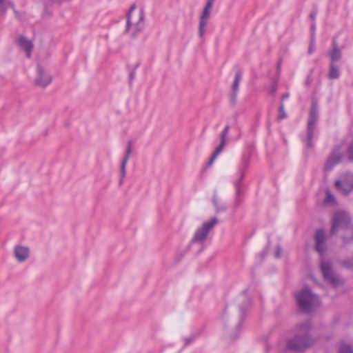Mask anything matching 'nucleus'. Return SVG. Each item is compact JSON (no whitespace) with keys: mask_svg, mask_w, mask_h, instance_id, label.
<instances>
[{"mask_svg":"<svg viewBox=\"0 0 353 353\" xmlns=\"http://www.w3.org/2000/svg\"><path fill=\"white\" fill-rule=\"evenodd\" d=\"M8 5L10 6V7L12 9H14V3L12 1H9L8 2Z\"/></svg>","mask_w":353,"mask_h":353,"instance_id":"obj_36","label":"nucleus"},{"mask_svg":"<svg viewBox=\"0 0 353 353\" xmlns=\"http://www.w3.org/2000/svg\"><path fill=\"white\" fill-rule=\"evenodd\" d=\"M329 56L330 57V63H334L341 60L342 57L341 50H340L337 41L335 39L332 41V49L329 52Z\"/></svg>","mask_w":353,"mask_h":353,"instance_id":"obj_17","label":"nucleus"},{"mask_svg":"<svg viewBox=\"0 0 353 353\" xmlns=\"http://www.w3.org/2000/svg\"><path fill=\"white\" fill-rule=\"evenodd\" d=\"M240 203H241V200L239 198H237L235 200L234 204L232 205V208H234V210L236 209L239 207V205H240Z\"/></svg>","mask_w":353,"mask_h":353,"instance_id":"obj_28","label":"nucleus"},{"mask_svg":"<svg viewBox=\"0 0 353 353\" xmlns=\"http://www.w3.org/2000/svg\"><path fill=\"white\" fill-rule=\"evenodd\" d=\"M310 328L309 322L301 324L294 337L288 341L287 347L294 351H303L312 345L313 340L308 335Z\"/></svg>","mask_w":353,"mask_h":353,"instance_id":"obj_2","label":"nucleus"},{"mask_svg":"<svg viewBox=\"0 0 353 353\" xmlns=\"http://www.w3.org/2000/svg\"><path fill=\"white\" fill-rule=\"evenodd\" d=\"M339 353H353V347L347 343H342L339 347Z\"/></svg>","mask_w":353,"mask_h":353,"instance_id":"obj_23","label":"nucleus"},{"mask_svg":"<svg viewBox=\"0 0 353 353\" xmlns=\"http://www.w3.org/2000/svg\"><path fill=\"white\" fill-rule=\"evenodd\" d=\"M6 12V6L4 3H0V14L4 16Z\"/></svg>","mask_w":353,"mask_h":353,"instance_id":"obj_27","label":"nucleus"},{"mask_svg":"<svg viewBox=\"0 0 353 353\" xmlns=\"http://www.w3.org/2000/svg\"><path fill=\"white\" fill-rule=\"evenodd\" d=\"M243 311L242 309H241L240 310V314H239V317L241 318L242 316H243Z\"/></svg>","mask_w":353,"mask_h":353,"instance_id":"obj_38","label":"nucleus"},{"mask_svg":"<svg viewBox=\"0 0 353 353\" xmlns=\"http://www.w3.org/2000/svg\"><path fill=\"white\" fill-rule=\"evenodd\" d=\"M209 19L199 17L198 35L202 39L207 32Z\"/></svg>","mask_w":353,"mask_h":353,"instance_id":"obj_19","label":"nucleus"},{"mask_svg":"<svg viewBox=\"0 0 353 353\" xmlns=\"http://www.w3.org/2000/svg\"><path fill=\"white\" fill-rule=\"evenodd\" d=\"M318 120V108L316 104H312L310 118L307 123V145L308 147H312V139L313 137L314 131L316 128V123Z\"/></svg>","mask_w":353,"mask_h":353,"instance_id":"obj_9","label":"nucleus"},{"mask_svg":"<svg viewBox=\"0 0 353 353\" xmlns=\"http://www.w3.org/2000/svg\"><path fill=\"white\" fill-rule=\"evenodd\" d=\"M315 30H316V26L314 23H313L311 26V31H312V37H313V38H314Z\"/></svg>","mask_w":353,"mask_h":353,"instance_id":"obj_30","label":"nucleus"},{"mask_svg":"<svg viewBox=\"0 0 353 353\" xmlns=\"http://www.w3.org/2000/svg\"><path fill=\"white\" fill-rule=\"evenodd\" d=\"M4 1H5V0H0V3H4Z\"/></svg>","mask_w":353,"mask_h":353,"instance_id":"obj_39","label":"nucleus"},{"mask_svg":"<svg viewBox=\"0 0 353 353\" xmlns=\"http://www.w3.org/2000/svg\"><path fill=\"white\" fill-rule=\"evenodd\" d=\"M296 300L300 310L311 312L320 304L319 297L310 289L305 288L296 294Z\"/></svg>","mask_w":353,"mask_h":353,"instance_id":"obj_3","label":"nucleus"},{"mask_svg":"<svg viewBox=\"0 0 353 353\" xmlns=\"http://www.w3.org/2000/svg\"><path fill=\"white\" fill-rule=\"evenodd\" d=\"M133 149V143L131 141H128L126 145V151L125 157L121 162V176L123 179L125 176V168L128 159H130Z\"/></svg>","mask_w":353,"mask_h":353,"instance_id":"obj_16","label":"nucleus"},{"mask_svg":"<svg viewBox=\"0 0 353 353\" xmlns=\"http://www.w3.org/2000/svg\"><path fill=\"white\" fill-rule=\"evenodd\" d=\"M339 230H344V242L348 243L353 240V225H351V219L350 214L344 210H339L334 214L330 233L334 234Z\"/></svg>","mask_w":353,"mask_h":353,"instance_id":"obj_1","label":"nucleus"},{"mask_svg":"<svg viewBox=\"0 0 353 353\" xmlns=\"http://www.w3.org/2000/svg\"><path fill=\"white\" fill-rule=\"evenodd\" d=\"M13 254L16 260L22 263L29 258L30 249L27 246L17 245L14 248Z\"/></svg>","mask_w":353,"mask_h":353,"instance_id":"obj_13","label":"nucleus"},{"mask_svg":"<svg viewBox=\"0 0 353 353\" xmlns=\"http://www.w3.org/2000/svg\"><path fill=\"white\" fill-rule=\"evenodd\" d=\"M52 81V77L47 69L41 64H38L36 70V76L34 80L35 86L45 88Z\"/></svg>","mask_w":353,"mask_h":353,"instance_id":"obj_7","label":"nucleus"},{"mask_svg":"<svg viewBox=\"0 0 353 353\" xmlns=\"http://www.w3.org/2000/svg\"><path fill=\"white\" fill-rule=\"evenodd\" d=\"M340 76L339 67L336 63H330V70L328 72V78L330 79H338Z\"/></svg>","mask_w":353,"mask_h":353,"instance_id":"obj_21","label":"nucleus"},{"mask_svg":"<svg viewBox=\"0 0 353 353\" xmlns=\"http://www.w3.org/2000/svg\"><path fill=\"white\" fill-rule=\"evenodd\" d=\"M144 14L142 10L136 11V5L132 4L127 14L125 32L135 37L143 28Z\"/></svg>","mask_w":353,"mask_h":353,"instance_id":"obj_4","label":"nucleus"},{"mask_svg":"<svg viewBox=\"0 0 353 353\" xmlns=\"http://www.w3.org/2000/svg\"><path fill=\"white\" fill-rule=\"evenodd\" d=\"M219 223L216 217H212L210 220L204 222L201 227L198 228L195 231L192 239V243H203L208 237L209 232L212 230L215 225Z\"/></svg>","mask_w":353,"mask_h":353,"instance_id":"obj_6","label":"nucleus"},{"mask_svg":"<svg viewBox=\"0 0 353 353\" xmlns=\"http://www.w3.org/2000/svg\"><path fill=\"white\" fill-rule=\"evenodd\" d=\"M315 48H316V46H315L314 38H313V37H311V41H310V46L308 48V54H311L315 50Z\"/></svg>","mask_w":353,"mask_h":353,"instance_id":"obj_26","label":"nucleus"},{"mask_svg":"<svg viewBox=\"0 0 353 353\" xmlns=\"http://www.w3.org/2000/svg\"><path fill=\"white\" fill-rule=\"evenodd\" d=\"M14 12V14H15V16L17 18H19V12L18 11H17L15 9H13Z\"/></svg>","mask_w":353,"mask_h":353,"instance_id":"obj_37","label":"nucleus"},{"mask_svg":"<svg viewBox=\"0 0 353 353\" xmlns=\"http://www.w3.org/2000/svg\"><path fill=\"white\" fill-rule=\"evenodd\" d=\"M250 155L244 154L241 158V165L239 168L240 177L235 183L236 186V194L239 196L240 195V186L241 182L244 178V172L249 165Z\"/></svg>","mask_w":353,"mask_h":353,"instance_id":"obj_12","label":"nucleus"},{"mask_svg":"<svg viewBox=\"0 0 353 353\" xmlns=\"http://www.w3.org/2000/svg\"><path fill=\"white\" fill-rule=\"evenodd\" d=\"M137 66H138V64H137V65H136L135 68H137ZM134 69H136V68H134ZM135 74H136V72H135V70H133L130 72V78H131V79H133V78H134V77L135 76Z\"/></svg>","mask_w":353,"mask_h":353,"instance_id":"obj_32","label":"nucleus"},{"mask_svg":"<svg viewBox=\"0 0 353 353\" xmlns=\"http://www.w3.org/2000/svg\"><path fill=\"white\" fill-rule=\"evenodd\" d=\"M281 61L280 60L277 63V72L279 74L281 72Z\"/></svg>","mask_w":353,"mask_h":353,"instance_id":"obj_31","label":"nucleus"},{"mask_svg":"<svg viewBox=\"0 0 353 353\" xmlns=\"http://www.w3.org/2000/svg\"><path fill=\"white\" fill-rule=\"evenodd\" d=\"M230 127L228 125L225 126L224 130L221 134L220 138H221V142L219 146L216 148L214 153L212 154V157H210L208 162L206 163L205 167L208 168L211 166L216 157L219 156V154L223 151L225 145H226L227 142V135L229 132Z\"/></svg>","mask_w":353,"mask_h":353,"instance_id":"obj_10","label":"nucleus"},{"mask_svg":"<svg viewBox=\"0 0 353 353\" xmlns=\"http://www.w3.org/2000/svg\"><path fill=\"white\" fill-rule=\"evenodd\" d=\"M325 203L332 206L336 205V200L335 197L328 190L326 191V198L325 199Z\"/></svg>","mask_w":353,"mask_h":353,"instance_id":"obj_24","label":"nucleus"},{"mask_svg":"<svg viewBox=\"0 0 353 353\" xmlns=\"http://www.w3.org/2000/svg\"><path fill=\"white\" fill-rule=\"evenodd\" d=\"M17 44L26 52V57L30 58L31 52L33 48L32 42L24 36H19L16 40Z\"/></svg>","mask_w":353,"mask_h":353,"instance_id":"obj_15","label":"nucleus"},{"mask_svg":"<svg viewBox=\"0 0 353 353\" xmlns=\"http://www.w3.org/2000/svg\"><path fill=\"white\" fill-rule=\"evenodd\" d=\"M315 248L321 254H323L327 249L325 232L322 230H319L316 232Z\"/></svg>","mask_w":353,"mask_h":353,"instance_id":"obj_14","label":"nucleus"},{"mask_svg":"<svg viewBox=\"0 0 353 353\" xmlns=\"http://www.w3.org/2000/svg\"><path fill=\"white\" fill-rule=\"evenodd\" d=\"M287 117V114L285 112L284 110V104L283 102H281V105L279 110V115H278V120L281 121L285 118Z\"/></svg>","mask_w":353,"mask_h":353,"instance_id":"obj_25","label":"nucleus"},{"mask_svg":"<svg viewBox=\"0 0 353 353\" xmlns=\"http://www.w3.org/2000/svg\"><path fill=\"white\" fill-rule=\"evenodd\" d=\"M321 269L324 279L334 288L343 285L344 283L343 279L334 272L330 262L322 261Z\"/></svg>","mask_w":353,"mask_h":353,"instance_id":"obj_5","label":"nucleus"},{"mask_svg":"<svg viewBox=\"0 0 353 353\" xmlns=\"http://www.w3.org/2000/svg\"><path fill=\"white\" fill-rule=\"evenodd\" d=\"M289 97V94L285 93L281 97V102L283 103L284 99H288Z\"/></svg>","mask_w":353,"mask_h":353,"instance_id":"obj_33","label":"nucleus"},{"mask_svg":"<svg viewBox=\"0 0 353 353\" xmlns=\"http://www.w3.org/2000/svg\"><path fill=\"white\" fill-rule=\"evenodd\" d=\"M316 12H312L310 14V18L314 21L315 20V18H316Z\"/></svg>","mask_w":353,"mask_h":353,"instance_id":"obj_35","label":"nucleus"},{"mask_svg":"<svg viewBox=\"0 0 353 353\" xmlns=\"http://www.w3.org/2000/svg\"><path fill=\"white\" fill-rule=\"evenodd\" d=\"M241 72L240 71H236L234 76V80L232 85V97L234 99L236 98L239 90V83L241 79Z\"/></svg>","mask_w":353,"mask_h":353,"instance_id":"obj_20","label":"nucleus"},{"mask_svg":"<svg viewBox=\"0 0 353 353\" xmlns=\"http://www.w3.org/2000/svg\"><path fill=\"white\" fill-rule=\"evenodd\" d=\"M276 90H277V85H276V84H275V85L273 86L272 89V93L273 94H275V93H276Z\"/></svg>","mask_w":353,"mask_h":353,"instance_id":"obj_34","label":"nucleus"},{"mask_svg":"<svg viewBox=\"0 0 353 353\" xmlns=\"http://www.w3.org/2000/svg\"><path fill=\"white\" fill-rule=\"evenodd\" d=\"M336 186L347 194L353 190V174H347L342 181H336Z\"/></svg>","mask_w":353,"mask_h":353,"instance_id":"obj_11","label":"nucleus"},{"mask_svg":"<svg viewBox=\"0 0 353 353\" xmlns=\"http://www.w3.org/2000/svg\"><path fill=\"white\" fill-rule=\"evenodd\" d=\"M214 1L215 0H207L205 5L199 15L200 17L210 20Z\"/></svg>","mask_w":353,"mask_h":353,"instance_id":"obj_18","label":"nucleus"},{"mask_svg":"<svg viewBox=\"0 0 353 353\" xmlns=\"http://www.w3.org/2000/svg\"><path fill=\"white\" fill-rule=\"evenodd\" d=\"M281 251H282V250H281V247L278 246L276 248V258H279L281 256Z\"/></svg>","mask_w":353,"mask_h":353,"instance_id":"obj_29","label":"nucleus"},{"mask_svg":"<svg viewBox=\"0 0 353 353\" xmlns=\"http://www.w3.org/2000/svg\"><path fill=\"white\" fill-rule=\"evenodd\" d=\"M212 203L216 208V212H220L226 210V206L224 205H220L219 203V199L216 195H214L212 199Z\"/></svg>","mask_w":353,"mask_h":353,"instance_id":"obj_22","label":"nucleus"},{"mask_svg":"<svg viewBox=\"0 0 353 353\" xmlns=\"http://www.w3.org/2000/svg\"><path fill=\"white\" fill-rule=\"evenodd\" d=\"M342 157L343 151L341 147H336L331 152L325 163L323 167L324 172L327 173L332 170L334 167L341 162Z\"/></svg>","mask_w":353,"mask_h":353,"instance_id":"obj_8","label":"nucleus"}]
</instances>
